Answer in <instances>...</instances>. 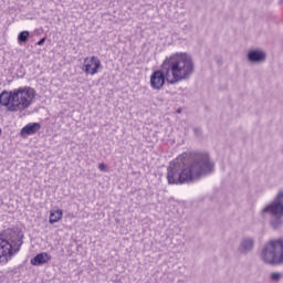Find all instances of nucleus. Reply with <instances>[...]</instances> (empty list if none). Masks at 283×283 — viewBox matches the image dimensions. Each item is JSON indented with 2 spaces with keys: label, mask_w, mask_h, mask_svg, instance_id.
I'll return each mask as SVG.
<instances>
[{
  "label": "nucleus",
  "mask_w": 283,
  "mask_h": 283,
  "mask_svg": "<svg viewBox=\"0 0 283 283\" xmlns=\"http://www.w3.org/2000/svg\"><path fill=\"white\" fill-rule=\"evenodd\" d=\"M261 260L265 264H283V240L270 241L261 252Z\"/></svg>",
  "instance_id": "nucleus-6"
},
{
  "label": "nucleus",
  "mask_w": 283,
  "mask_h": 283,
  "mask_svg": "<svg viewBox=\"0 0 283 283\" xmlns=\"http://www.w3.org/2000/svg\"><path fill=\"white\" fill-rule=\"evenodd\" d=\"M45 43V38H42L40 39L38 42H36V45H43Z\"/></svg>",
  "instance_id": "nucleus-17"
},
{
  "label": "nucleus",
  "mask_w": 283,
  "mask_h": 283,
  "mask_svg": "<svg viewBox=\"0 0 283 283\" xmlns=\"http://www.w3.org/2000/svg\"><path fill=\"white\" fill-rule=\"evenodd\" d=\"M101 67H102L101 60L94 55L85 57L82 64V71L87 76H94L98 74V70H101Z\"/></svg>",
  "instance_id": "nucleus-7"
},
{
  "label": "nucleus",
  "mask_w": 283,
  "mask_h": 283,
  "mask_svg": "<svg viewBox=\"0 0 283 283\" xmlns=\"http://www.w3.org/2000/svg\"><path fill=\"white\" fill-rule=\"evenodd\" d=\"M282 280V273L280 272H273L270 274V281L271 282H280Z\"/></svg>",
  "instance_id": "nucleus-15"
},
{
  "label": "nucleus",
  "mask_w": 283,
  "mask_h": 283,
  "mask_svg": "<svg viewBox=\"0 0 283 283\" xmlns=\"http://www.w3.org/2000/svg\"><path fill=\"white\" fill-rule=\"evenodd\" d=\"M36 96V91L30 86H21L12 91V102L8 108L9 112H25L30 108L34 98Z\"/></svg>",
  "instance_id": "nucleus-4"
},
{
  "label": "nucleus",
  "mask_w": 283,
  "mask_h": 283,
  "mask_svg": "<svg viewBox=\"0 0 283 283\" xmlns=\"http://www.w3.org/2000/svg\"><path fill=\"white\" fill-rule=\"evenodd\" d=\"M62 219H63V210L61 209L51 210L50 218H49L50 224H56V222H59Z\"/></svg>",
  "instance_id": "nucleus-13"
},
{
  "label": "nucleus",
  "mask_w": 283,
  "mask_h": 283,
  "mask_svg": "<svg viewBox=\"0 0 283 283\" xmlns=\"http://www.w3.org/2000/svg\"><path fill=\"white\" fill-rule=\"evenodd\" d=\"M255 247V239L252 237H244L238 248V252L241 255H247L248 253H251L253 251V248Z\"/></svg>",
  "instance_id": "nucleus-8"
},
{
  "label": "nucleus",
  "mask_w": 283,
  "mask_h": 283,
  "mask_svg": "<svg viewBox=\"0 0 283 283\" xmlns=\"http://www.w3.org/2000/svg\"><path fill=\"white\" fill-rule=\"evenodd\" d=\"M0 105H2V107H10V105H12V91L8 92V91H3L0 94Z\"/></svg>",
  "instance_id": "nucleus-12"
},
{
  "label": "nucleus",
  "mask_w": 283,
  "mask_h": 283,
  "mask_svg": "<svg viewBox=\"0 0 283 283\" xmlns=\"http://www.w3.org/2000/svg\"><path fill=\"white\" fill-rule=\"evenodd\" d=\"M28 39H30V31H21L18 35L19 43H28Z\"/></svg>",
  "instance_id": "nucleus-14"
},
{
  "label": "nucleus",
  "mask_w": 283,
  "mask_h": 283,
  "mask_svg": "<svg viewBox=\"0 0 283 283\" xmlns=\"http://www.w3.org/2000/svg\"><path fill=\"white\" fill-rule=\"evenodd\" d=\"M177 112H178V114H180V109H178Z\"/></svg>",
  "instance_id": "nucleus-18"
},
{
  "label": "nucleus",
  "mask_w": 283,
  "mask_h": 283,
  "mask_svg": "<svg viewBox=\"0 0 283 283\" xmlns=\"http://www.w3.org/2000/svg\"><path fill=\"white\" fill-rule=\"evenodd\" d=\"M98 169H99V171H105V169H107V166L102 163L98 165Z\"/></svg>",
  "instance_id": "nucleus-16"
},
{
  "label": "nucleus",
  "mask_w": 283,
  "mask_h": 283,
  "mask_svg": "<svg viewBox=\"0 0 283 283\" xmlns=\"http://www.w3.org/2000/svg\"><path fill=\"white\" fill-rule=\"evenodd\" d=\"M0 134H1V128H0Z\"/></svg>",
  "instance_id": "nucleus-20"
},
{
  "label": "nucleus",
  "mask_w": 283,
  "mask_h": 283,
  "mask_svg": "<svg viewBox=\"0 0 283 283\" xmlns=\"http://www.w3.org/2000/svg\"><path fill=\"white\" fill-rule=\"evenodd\" d=\"M193 72H196V64L191 54L186 52L172 53L164 60L161 69L150 75V87L163 90L165 81L168 85L189 81L193 76Z\"/></svg>",
  "instance_id": "nucleus-2"
},
{
  "label": "nucleus",
  "mask_w": 283,
  "mask_h": 283,
  "mask_svg": "<svg viewBox=\"0 0 283 283\" xmlns=\"http://www.w3.org/2000/svg\"><path fill=\"white\" fill-rule=\"evenodd\" d=\"M282 216H283V191L274 198V200L268 203L259 212L261 220H271L273 229H280L282 227ZM274 218V220H273Z\"/></svg>",
  "instance_id": "nucleus-5"
},
{
  "label": "nucleus",
  "mask_w": 283,
  "mask_h": 283,
  "mask_svg": "<svg viewBox=\"0 0 283 283\" xmlns=\"http://www.w3.org/2000/svg\"><path fill=\"white\" fill-rule=\"evenodd\" d=\"M50 260H52V255H50L48 252H41L31 259V264L33 266H41L43 264H48Z\"/></svg>",
  "instance_id": "nucleus-11"
},
{
  "label": "nucleus",
  "mask_w": 283,
  "mask_h": 283,
  "mask_svg": "<svg viewBox=\"0 0 283 283\" xmlns=\"http://www.w3.org/2000/svg\"><path fill=\"white\" fill-rule=\"evenodd\" d=\"M216 164L211 160L209 153H199L192 156L179 155L168 168V185H189L197 182L202 176L213 174Z\"/></svg>",
  "instance_id": "nucleus-1"
},
{
  "label": "nucleus",
  "mask_w": 283,
  "mask_h": 283,
  "mask_svg": "<svg viewBox=\"0 0 283 283\" xmlns=\"http://www.w3.org/2000/svg\"><path fill=\"white\" fill-rule=\"evenodd\" d=\"M280 3H283V0H281Z\"/></svg>",
  "instance_id": "nucleus-19"
},
{
  "label": "nucleus",
  "mask_w": 283,
  "mask_h": 283,
  "mask_svg": "<svg viewBox=\"0 0 283 283\" xmlns=\"http://www.w3.org/2000/svg\"><path fill=\"white\" fill-rule=\"evenodd\" d=\"M247 60L249 63L253 64L264 63V61H266V52L262 50H251L247 54Z\"/></svg>",
  "instance_id": "nucleus-9"
},
{
  "label": "nucleus",
  "mask_w": 283,
  "mask_h": 283,
  "mask_svg": "<svg viewBox=\"0 0 283 283\" xmlns=\"http://www.w3.org/2000/svg\"><path fill=\"white\" fill-rule=\"evenodd\" d=\"M41 129V124L39 123H29L22 129L20 130V136L25 137V136H34L36 132Z\"/></svg>",
  "instance_id": "nucleus-10"
},
{
  "label": "nucleus",
  "mask_w": 283,
  "mask_h": 283,
  "mask_svg": "<svg viewBox=\"0 0 283 283\" xmlns=\"http://www.w3.org/2000/svg\"><path fill=\"white\" fill-rule=\"evenodd\" d=\"M22 245L23 232L13 230L7 237L0 233V262L1 258L7 262L12 260L21 251Z\"/></svg>",
  "instance_id": "nucleus-3"
}]
</instances>
